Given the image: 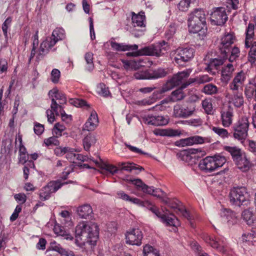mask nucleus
<instances>
[{
	"label": "nucleus",
	"instance_id": "51",
	"mask_svg": "<svg viewBox=\"0 0 256 256\" xmlns=\"http://www.w3.org/2000/svg\"><path fill=\"white\" fill-rule=\"evenodd\" d=\"M212 130L217 135H218L219 136H220L223 139L228 138L230 134L228 131L225 128L214 126L212 128Z\"/></svg>",
	"mask_w": 256,
	"mask_h": 256
},
{
	"label": "nucleus",
	"instance_id": "12",
	"mask_svg": "<svg viewBox=\"0 0 256 256\" xmlns=\"http://www.w3.org/2000/svg\"><path fill=\"white\" fill-rule=\"evenodd\" d=\"M212 22L215 25L222 26L228 20V16L224 8H214L210 14Z\"/></svg>",
	"mask_w": 256,
	"mask_h": 256
},
{
	"label": "nucleus",
	"instance_id": "20",
	"mask_svg": "<svg viewBox=\"0 0 256 256\" xmlns=\"http://www.w3.org/2000/svg\"><path fill=\"white\" fill-rule=\"evenodd\" d=\"M212 78L210 77L207 74L204 75H200L199 76H196L195 78H190L188 80L182 84V88H186L189 85L193 84H204L206 82H210L212 80Z\"/></svg>",
	"mask_w": 256,
	"mask_h": 256
},
{
	"label": "nucleus",
	"instance_id": "39",
	"mask_svg": "<svg viewBox=\"0 0 256 256\" xmlns=\"http://www.w3.org/2000/svg\"><path fill=\"white\" fill-rule=\"evenodd\" d=\"M56 42L62 40L66 38V33L62 28H56L52 32V36Z\"/></svg>",
	"mask_w": 256,
	"mask_h": 256
},
{
	"label": "nucleus",
	"instance_id": "41",
	"mask_svg": "<svg viewBox=\"0 0 256 256\" xmlns=\"http://www.w3.org/2000/svg\"><path fill=\"white\" fill-rule=\"evenodd\" d=\"M143 254L144 256H160L159 251L150 244L144 246Z\"/></svg>",
	"mask_w": 256,
	"mask_h": 256
},
{
	"label": "nucleus",
	"instance_id": "57",
	"mask_svg": "<svg viewBox=\"0 0 256 256\" xmlns=\"http://www.w3.org/2000/svg\"><path fill=\"white\" fill-rule=\"evenodd\" d=\"M118 166L120 168L121 170L128 172H131L133 170L137 169L135 164L128 162H118Z\"/></svg>",
	"mask_w": 256,
	"mask_h": 256
},
{
	"label": "nucleus",
	"instance_id": "63",
	"mask_svg": "<svg viewBox=\"0 0 256 256\" xmlns=\"http://www.w3.org/2000/svg\"><path fill=\"white\" fill-rule=\"evenodd\" d=\"M58 138L56 136H51L49 138H46L44 140V143L46 146H50L52 145L58 146L60 142L58 140Z\"/></svg>",
	"mask_w": 256,
	"mask_h": 256
},
{
	"label": "nucleus",
	"instance_id": "19",
	"mask_svg": "<svg viewBox=\"0 0 256 256\" xmlns=\"http://www.w3.org/2000/svg\"><path fill=\"white\" fill-rule=\"evenodd\" d=\"M246 78V74L242 70L238 72L230 84V90L232 91L238 90L244 84Z\"/></svg>",
	"mask_w": 256,
	"mask_h": 256
},
{
	"label": "nucleus",
	"instance_id": "30",
	"mask_svg": "<svg viewBox=\"0 0 256 256\" xmlns=\"http://www.w3.org/2000/svg\"><path fill=\"white\" fill-rule=\"evenodd\" d=\"M48 95L51 100L53 98L56 100H58L60 104H66V103L67 100L65 94L60 91L56 88L50 90L48 92Z\"/></svg>",
	"mask_w": 256,
	"mask_h": 256
},
{
	"label": "nucleus",
	"instance_id": "24",
	"mask_svg": "<svg viewBox=\"0 0 256 256\" xmlns=\"http://www.w3.org/2000/svg\"><path fill=\"white\" fill-rule=\"evenodd\" d=\"M232 94H228L226 97L229 99V102L234 104V105L240 108L244 104V98L242 92L238 90L232 91Z\"/></svg>",
	"mask_w": 256,
	"mask_h": 256
},
{
	"label": "nucleus",
	"instance_id": "64",
	"mask_svg": "<svg viewBox=\"0 0 256 256\" xmlns=\"http://www.w3.org/2000/svg\"><path fill=\"white\" fill-rule=\"evenodd\" d=\"M66 154V158L70 162H74L75 160H76L77 155L78 154H76L74 153L75 152H76V150H74L73 148H69V150H67Z\"/></svg>",
	"mask_w": 256,
	"mask_h": 256
},
{
	"label": "nucleus",
	"instance_id": "35",
	"mask_svg": "<svg viewBox=\"0 0 256 256\" xmlns=\"http://www.w3.org/2000/svg\"><path fill=\"white\" fill-rule=\"evenodd\" d=\"M224 150L230 154L234 162L242 154L241 149L236 146H224Z\"/></svg>",
	"mask_w": 256,
	"mask_h": 256
},
{
	"label": "nucleus",
	"instance_id": "25",
	"mask_svg": "<svg viewBox=\"0 0 256 256\" xmlns=\"http://www.w3.org/2000/svg\"><path fill=\"white\" fill-rule=\"evenodd\" d=\"M132 20L133 26L138 27H145L146 16L144 12H140L138 14L134 12H131Z\"/></svg>",
	"mask_w": 256,
	"mask_h": 256
},
{
	"label": "nucleus",
	"instance_id": "34",
	"mask_svg": "<svg viewBox=\"0 0 256 256\" xmlns=\"http://www.w3.org/2000/svg\"><path fill=\"white\" fill-rule=\"evenodd\" d=\"M96 135L94 134L90 133L86 135L83 139V146L84 150L88 151L90 148L94 145L96 140Z\"/></svg>",
	"mask_w": 256,
	"mask_h": 256
},
{
	"label": "nucleus",
	"instance_id": "36",
	"mask_svg": "<svg viewBox=\"0 0 256 256\" xmlns=\"http://www.w3.org/2000/svg\"><path fill=\"white\" fill-rule=\"evenodd\" d=\"M254 25L251 23L248 24L246 32V38L244 40V44L248 46L250 43L254 42Z\"/></svg>",
	"mask_w": 256,
	"mask_h": 256
},
{
	"label": "nucleus",
	"instance_id": "15",
	"mask_svg": "<svg viewBox=\"0 0 256 256\" xmlns=\"http://www.w3.org/2000/svg\"><path fill=\"white\" fill-rule=\"evenodd\" d=\"M204 240L212 248H216L218 251L224 253L226 250L225 242L224 238L220 239L218 237L213 236L206 235L204 236Z\"/></svg>",
	"mask_w": 256,
	"mask_h": 256
},
{
	"label": "nucleus",
	"instance_id": "10",
	"mask_svg": "<svg viewBox=\"0 0 256 256\" xmlns=\"http://www.w3.org/2000/svg\"><path fill=\"white\" fill-rule=\"evenodd\" d=\"M194 50L191 48H178L176 50L174 60L178 64L187 62L193 58Z\"/></svg>",
	"mask_w": 256,
	"mask_h": 256
},
{
	"label": "nucleus",
	"instance_id": "37",
	"mask_svg": "<svg viewBox=\"0 0 256 256\" xmlns=\"http://www.w3.org/2000/svg\"><path fill=\"white\" fill-rule=\"evenodd\" d=\"M244 94L248 98H254L256 101V82H250L246 85Z\"/></svg>",
	"mask_w": 256,
	"mask_h": 256
},
{
	"label": "nucleus",
	"instance_id": "22",
	"mask_svg": "<svg viewBox=\"0 0 256 256\" xmlns=\"http://www.w3.org/2000/svg\"><path fill=\"white\" fill-rule=\"evenodd\" d=\"M144 120L148 124L154 126H163L168 123L167 120L162 116L148 115L145 117Z\"/></svg>",
	"mask_w": 256,
	"mask_h": 256
},
{
	"label": "nucleus",
	"instance_id": "47",
	"mask_svg": "<svg viewBox=\"0 0 256 256\" xmlns=\"http://www.w3.org/2000/svg\"><path fill=\"white\" fill-rule=\"evenodd\" d=\"M202 92L206 94L212 95L218 93V88L216 86L209 84L204 86Z\"/></svg>",
	"mask_w": 256,
	"mask_h": 256
},
{
	"label": "nucleus",
	"instance_id": "4",
	"mask_svg": "<svg viewBox=\"0 0 256 256\" xmlns=\"http://www.w3.org/2000/svg\"><path fill=\"white\" fill-rule=\"evenodd\" d=\"M226 160L224 156L216 154L213 156H206L198 164L200 168L205 172H212L222 167Z\"/></svg>",
	"mask_w": 256,
	"mask_h": 256
},
{
	"label": "nucleus",
	"instance_id": "32",
	"mask_svg": "<svg viewBox=\"0 0 256 256\" xmlns=\"http://www.w3.org/2000/svg\"><path fill=\"white\" fill-rule=\"evenodd\" d=\"M246 48H250L248 55V61L252 65L256 64V42L250 43L248 46L244 44Z\"/></svg>",
	"mask_w": 256,
	"mask_h": 256
},
{
	"label": "nucleus",
	"instance_id": "26",
	"mask_svg": "<svg viewBox=\"0 0 256 256\" xmlns=\"http://www.w3.org/2000/svg\"><path fill=\"white\" fill-rule=\"evenodd\" d=\"M124 66L126 70H136L140 67L144 66V62L142 59L137 58L133 60H124L122 61Z\"/></svg>",
	"mask_w": 256,
	"mask_h": 256
},
{
	"label": "nucleus",
	"instance_id": "54",
	"mask_svg": "<svg viewBox=\"0 0 256 256\" xmlns=\"http://www.w3.org/2000/svg\"><path fill=\"white\" fill-rule=\"evenodd\" d=\"M52 194V193L49 190V188H47V186H44L40 192V198L42 200H48Z\"/></svg>",
	"mask_w": 256,
	"mask_h": 256
},
{
	"label": "nucleus",
	"instance_id": "44",
	"mask_svg": "<svg viewBox=\"0 0 256 256\" xmlns=\"http://www.w3.org/2000/svg\"><path fill=\"white\" fill-rule=\"evenodd\" d=\"M46 186L49 188L52 193H54L62 186V182L60 180H52L49 182Z\"/></svg>",
	"mask_w": 256,
	"mask_h": 256
},
{
	"label": "nucleus",
	"instance_id": "43",
	"mask_svg": "<svg viewBox=\"0 0 256 256\" xmlns=\"http://www.w3.org/2000/svg\"><path fill=\"white\" fill-rule=\"evenodd\" d=\"M181 134L180 131L178 130L173 129H164L160 131L158 134L161 136H180Z\"/></svg>",
	"mask_w": 256,
	"mask_h": 256
},
{
	"label": "nucleus",
	"instance_id": "46",
	"mask_svg": "<svg viewBox=\"0 0 256 256\" xmlns=\"http://www.w3.org/2000/svg\"><path fill=\"white\" fill-rule=\"evenodd\" d=\"M63 104H60L59 102L58 104L56 100L52 98L50 104L51 110L54 111L56 116H58L62 111L64 110Z\"/></svg>",
	"mask_w": 256,
	"mask_h": 256
},
{
	"label": "nucleus",
	"instance_id": "3",
	"mask_svg": "<svg viewBox=\"0 0 256 256\" xmlns=\"http://www.w3.org/2000/svg\"><path fill=\"white\" fill-rule=\"evenodd\" d=\"M188 31L190 33L196 34L204 30L206 28V16L202 8H196L188 15Z\"/></svg>",
	"mask_w": 256,
	"mask_h": 256
},
{
	"label": "nucleus",
	"instance_id": "52",
	"mask_svg": "<svg viewBox=\"0 0 256 256\" xmlns=\"http://www.w3.org/2000/svg\"><path fill=\"white\" fill-rule=\"evenodd\" d=\"M240 54V50L238 47H232L230 52L228 54L229 62H232L235 61L239 57Z\"/></svg>",
	"mask_w": 256,
	"mask_h": 256
},
{
	"label": "nucleus",
	"instance_id": "7",
	"mask_svg": "<svg viewBox=\"0 0 256 256\" xmlns=\"http://www.w3.org/2000/svg\"><path fill=\"white\" fill-rule=\"evenodd\" d=\"M236 40V36L234 32H225L220 39L218 44V48L222 55L224 58H228L232 45Z\"/></svg>",
	"mask_w": 256,
	"mask_h": 256
},
{
	"label": "nucleus",
	"instance_id": "23",
	"mask_svg": "<svg viewBox=\"0 0 256 256\" xmlns=\"http://www.w3.org/2000/svg\"><path fill=\"white\" fill-rule=\"evenodd\" d=\"M222 58H211L206 68V70L208 72L214 74L216 72H214V70H218L220 66L224 63V60L228 58H224L223 55H222Z\"/></svg>",
	"mask_w": 256,
	"mask_h": 256
},
{
	"label": "nucleus",
	"instance_id": "11",
	"mask_svg": "<svg viewBox=\"0 0 256 256\" xmlns=\"http://www.w3.org/2000/svg\"><path fill=\"white\" fill-rule=\"evenodd\" d=\"M143 234L139 228H132L126 234V243L140 246L142 244Z\"/></svg>",
	"mask_w": 256,
	"mask_h": 256
},
{
	"label": "nucleus",
	"instance_id": "16",
	"mask_svg": "<svg viewBox=\"0 0 256 256\" xmlns=\"http://www.w3.org/2000/svg\"><path fill=\"white\" fill-rule=\"evenodd\" d=\"M56 42L52 36L46 37V40L40 44L38 56H43L48 54Z\"/></svg>",
	"mask_w": 256,
	"mask_h": 256
},
{
	"label": "nucleus",
	"instance_id": "56",
	"mask_svg": "<svg viewBox=\"0 0 256 256\" xmlns=\"http://www.w3.org/2000/svg\"><path fill=\"white\" fill-rule=\"evenodd\" d=\"M167 74L166 71L164 68H158L150 74V79L162 78Z\"/></svg>",
	"mask_w": 256,
	"mask_h": 256
},
{
	"label": "nucleus",
	"instance_id": "28",
	"mask_svg": "<svg viewBox=\"0 0 256 256\" xmlns=\"http://www.w3.org/2000/svg\"><path fill=\"white\" fill-rule=\"evenodd\" d=\"M234 162L238 168L244 172L248 171L252 166L250 161L245 155L243 154L240 158H238L237 160H236Z\"/></svg>",
	"mask_w": 256,
	"mask_h": 256
},
{
	"label": "nucleus",
	"instance_id": "2",
	"mask_svg": "<svg viewBox=\"0 0 256 256\" xmlns=\"http://www.w3.org/2000/svg\"><path fill=\"white\" fill-rule=\"evenodd\" d=\"M192 72V70L188 68L183 71L179 72L174 74L171 78H168L166 82L163 85L160 93L163 94L166 92L169 91L174 87L181 84L180 88L173 91L171 94L170 100L174 102L180 100L184 98L185 94L182 90V84L184 82Z\"/></svg>",
	"mask_w": 256,
	"mask_h": 256
},
{
	"label": "nucleus",
	"instance_id": "8",
	"mask_svg": "<svg viewBox=\"0 0 256 256\" xmlns=\"http://www.w3.org/2000/svg\"><path fill=\"white\" fill-rule=\"evenodd\" d=\"M168 43L163 40L162 42L146 46L142 48L139 52L142 55L160 56L168 50L166 46Z\"/></svg>",
	"mask_w": 256,
	"mask_h": 256
},
{
	"label": "nucleus",
	"instance_id": "1",
	"mask_svg": "<svg viewBox=\"0 0 256 256\" xmlns=\"http://www.w3.org/2000/svg\"><path fill=\"white\" fill-rule=\"evenodd\" d=\"M98 235V226L95 222L82 221L75 228L76 244L80 246L86 244L95 246Z\"/></svg>",
	"mask_w": 256,
	"mask_h": 256
},
{
	"label": "nucleus",
	"instance_id": "49",
	"mask_svg": "<svg viewBox=\"0 0 256 256\" xmlns=\"http://www.w3.org/2000/svg\"><path fill=\"white\" fill-rule=\"evenodd\" d=\"M66 129V126L60 123L57 122L55 124L54 127L52 129V134L56 137H60L62 136V132Z\"/></svg>",
	"mask_w": 256,
	"mask_h": 256
},
{
	"label": "nucleus",
	"instance_id": "33",
	"mask_svg": "<svg viewBox=\"0 0 256 256\" xmlns=\"http://www.w3.org/2000/svg\"><path fill=\"white\" fill-rule=\"evenodd\" d=\"M50 249L56 251L62 255L66 256H74L72 252L68 250L65 249L55 241L50 242Z\"/></svg>",
	"mask_w": 256,
	"mask_h": 256
},
{
	"label": "nucleus",
	"instance_id": "55",
	"mask_svg": "<svg viewBox=\"0 0 256 256\" xmlns=\"http://www.w3.org/2000/svg\"><path fill=\"white\" fill-rule=\"evenodd\" d=\"M52 194V193L49 190V188H47V186H44L40 192V198L42 200H48Z\"/></svg>",
	"mask_w": 256,
	"mask_h": 256
},
{
	"label": "nucleus",
	"instance_id": "60",
	"mask_svg": "<svg viewBox=\"0 0 256 256\" xmlns=\"http://www.w3.org/2000/svg\"><path fill=\"white\" fill-rule=\"evenodd\" d=\"M134 76L138 80L150 79V73L148 71L138 72L134 74Z\"/></svg>",
	"mask_w": 256,
	"mask_h": 256
},
{
	"label": "nucleus",
	"instance_id": "13",
	"mask_svg": "<svg viewBox=\"0 0 256 256\" xmlns=\"http://www.w3.org/2000/svg\"><path fill=\"white\" fill-rule=\"evenodd\" d=\"M150 211L154 214L158 218H160L161 220L166 226H177L180 225L179 220L175 216L172 214L166 215L162 214L156 206H154L152 207Z\"/></svg>",
	"mask_w": 256,
	"mask_h": 256
},
{
	"label": "nucleus",
	"instance_id": "59",
	"mask_svg": "<svg viewBox=\"0 0 256 256\" xmlns=\"http://www.w3.org/2000/svg\"><path fill=\"white\" fill-rule=\"evenodd\" d=\"M69 102L71 104L76 107H86V108L90 107L86 102L83 100L71 98Z\"/></svg>",
	"mask_w": 256,
	"mask_h": 256
},
{
	"label": "nucleus",
	"instance_id": "48",
	"mask_svg": "<svg viewBox=\"0 0 256 256\" xmlns=\"http://www.w3.org/2000/svg\"><path fill=\"white\" fill-rule=\"evenodd\" d=\"M100 168L102 170L107 171L112 174L116 173L118 170L116 166L105 162L101 164Z\"/></svg>",
	"mask_w": 256,
	"mask_h": 256
},
{
	"label": "nucleus",
	"instance_id": "9",
	"mask_svg": "<svg viewBox=\"0 0 256 256\" xmlns=\"http://www.w3.org/2000/svg\"><path fill=\"white\" fill-rule=\"evenodd\" d=\"M130 182L136 186L137 189L142 190L144 192L152 194L158 198H162L165 196V193L161 189L149 186L144 184L140 179L130 180Z\"/></svg>",
	"mask_w": 256,
	"mask_h": 256
},
{
	"label": "nucleus",
	"instance_id": "6",
	"mask_svg": "<svg viewBox=\"0 0 256 256\" xmlns=\"http://www.w3.org/2000/svg\"><path fill=\"white\" fill-rule=\"evenodd\" d=\"M249 124L247 117L243 116L239 119L232 127L234 138L242 143L248 136Z\"/></svg>",
	"mask_w": 256,
	"mask_h": 256
},
{
	"label": "nucleus",
	"instance_id": "31",
	"mask_svg": "<svg viewBox=\"0 0 256 256\" xmlns=\"http://www.w3.org/2000/svg\"><path fill=\"white\" fill-rule=\"evenodd\" d=\"M77 212L80 218L86 219L92 216L93 210L90 204H84L78 208Z\"/></svg>",
	"mask_w": 256,
	"mask_h": 256
},
{
	"label": "nucleus",
	"instance_id": "50",
	"mask_svg": "<svg viewBox=\"0 0 256 256\" xmlns=\"http://www.w3.org/2000/svg\"><path fill=\"white\" fill-rule=\"evenodd\" d=\"M12 22V18L10 16L8 17L2 24V29L3 32L4 38L6 40H8V28L10 27Z\"/></svg>",
	"mask_w": 256,
	"mask_h": 256
},
{
	"label": "nucleus",
	"instance_id": "53",
	"mask_svg": "<svg viewBox=\"0 0 256 256\" xmlns=\"http://www.w3.org/2000/svg\"><path fill=\"white\" fill-rule=\"evenodd\" d=\"M172 208L175 210L176 212L181 214L188 220L190 219L189 212L184 207L176 204V206H173Z\"/></svg>",
	"mask_w": 256,
	"mask_h": 256
},
{
	"label": "nucleus",
	"instance_id": "61",
	"mask_svg": "<svg viewBox=\"0 0 256 256\" xmlns=\"http://www.w3.org/2000/svg\"><path fill=\"white\" fill-rule=\"evenodd\" d=\"M190 2V0H181L178 4V8L182 12L187 11Z\"/></svg>",
	"mask_w": 256,
	"mask_h": 256
},
{
	"label": "nucleus",
	"instance_id": "5",
	"mask_svg": "<svg viewBox=\"0 0 256 256\" xmlns=\"http://www.w3.org/2000/svg\"><path fill=\"white\" fill-rule=\"evenodd\" d=\"M230 202L232 204L240 206L250 204V196L245 187L234 188L229 194Z\"/></svg>",
	"mask_w": 256,
	"mask_h": 256
},
{
	"label": "nucleus",
	"instance_id": "14",
	"mask_svg": "<svg viewBox=\"0 0 256 256\" xmlns=\"http://www.w3.org/2000/svg\"><path fill=\"white\" fill-rule=\"evenodd\" d=\"M220 120L224 128L230 127L232 124L234 116V108L230 105L224 107L221 110Z\"/></svg>",
	"mask_w": 256,
	"mask_h": 256
},
{
	"label": "nucleus",
	"instance_id": "18",
	"mask_svg": "<svg viewBox=\"0 0 256 256\" xmlns=\"http://www.w3.org/2000/svg\"><path fill=\"white\" fill-rule=\"evenodd\" d=\"M204 142V138L198 136H190L176 142V145L178 146H185L195 144H202Z\"/></svg>",
	"mask_w": 256,
	"mask_h": 256
},
{
	"label": "nucleus",
	"instance_id": "21",
	"mask_svg": "<svg viewBox=\"0 0 256 256\" xmlns=\"http://www.w3.org/2000/svg\"><path fill=\"white\" fill-rule=\"evenodd\" d=\"M194 111V108H184L180 106H174V114L176 118H186L192 116Z\"/></svg>",
	"mask_w": 256,
	"mask_h": 256
},
{
	"label": "nucleus",
	"instance_id": "29",
	"mask_svg": "<svg viewBox=\"0 0 256 256\" xmlns=\"http://www.w3.org/2000/svg\"><path fill=\"white\" fill-rule=\"evenodd\" d=\"M112 48L116 51H127L130 50H137L138 46L136 44H126L123 43H118L116 42L112 41L110 42Z\"/></svg>",
	"mask_w": 256,
	"mask_h": 256
},
{
	"label": "nucleus",
	"instance_id": "58",
	"mask_svg": "<svg viewBox=\"0 0 256 256\" xmlns=\"http://www.w3.org/2000/svg\"><path fill=\"white\" fill-rule=\"evenodd\" d=\"M202 106L205 112L208 114H212L213 108L210 100L205 99L202 101Z\"/></svg>",
	"mask_w": 256,
	"mask_h": 256
},
{
	"label": "nucleus",
	"instance_id": "45",
	"mask_svg": "<svg viewBox=\"0 0 256 256\" xmlns=\"http://www.w3.org/2000/svg\"><path fill=\"white\" fill-rule=\"evenodd\" d=\"M94 54L92 52H88L85 54L84 59L86 62L87 66L86 68L90 72L93 70L94 68Z\"/></svg>",
	"mask_w": 256,
	"mask_h": 256
},
{
	"label": "nucleus",
	"instance_id": "40",
	"mask_svg": "<svg viewBox=\"0 0 256 256\" xmlns=\"http://www.w3.org/2000/svg\"><path fill=\"white\" fill-rule=\"evenodd\" d=\"M243 220L249 226H253L254 222V216L252 212L250 210H244L242 214Z\"/></svg>",
	"mask_w": 256,
	"mask_h": 256
},
{
	"label": "nucleus",
	"instance_id": "62",
	"mask_svg": "<svg viewBox=\"0 0 256 256\" xmlns=\"http://www.w3.org/2000/svg\"><path fill=\"white\" fill-rule=\"evenodd\" d=\"M50 76L51 80L53 83H58L60 76V71L56 68L53 69L51 72Z\"/></svg>",
	"mask_w": 256,
	"mask_h": 256
},
{
	"label": "nucleus",
	"instance_id": "38",
	"mask_svg": "<svg viewBox=\"0 0 256 256\" xmlns=\"http://www.w3.org/2000/svg\"><path fill=\"white\" fill-rule=\"evenodd\" d=\"M198 152V149H190L188 150L182 151L176 154V156L181 160H184L188 162L191 158L190 154H196Z\"/></svg>",
	"mask_w": 256,
	"mask_h": 256
},
{
	"label": "nucleus",
	"instance_id": "42",
	"mask_svg": "<svg viewBox=\"0 0 256 256\" xmlns=\"http://www.w3.org/2000/svg\"><path fill=\"white\" fill-rule=\"evenodd\" d=\"M117 198H120L126 202H130L133 204L138 203V198H136L130 197V196L126 194L124 191L120 190L116 192Z\"/></svg>",
	"mask_w": 256,
	"mask_h": 256
},
{
	"label": "nucleus",
	"instance_id": "17",
	"mask_svg": "<svg viewBox=\"0 0 256 256\" xmlns=\"http://www.w3.org/2000/svg\"><path fill=\"white\" fill-rule=\"evenodd\" d=\"M99 120L97 113L95 110H92L90 116L85 122L83 129L87 131H93L98 126Z\"/></svg>",
	"mask_w": 256,
	"mask_h": 256
},
{
	"label": "nucleus",
	"instance_id": "27",
	"mask_svg": "<svg viewBox=\"0 0 256 256\" xmlns=\"http://www.w3.org/2000/svg\"><path fill=\"white\" fill-rule=\"evenodd\" d=\"M234 70V66L231 63L224 66L222 70V81L227 83L231 78Z\"/></svg>",
	"mask_w": 256,
	"mask_h": 256
}]
</instances>
